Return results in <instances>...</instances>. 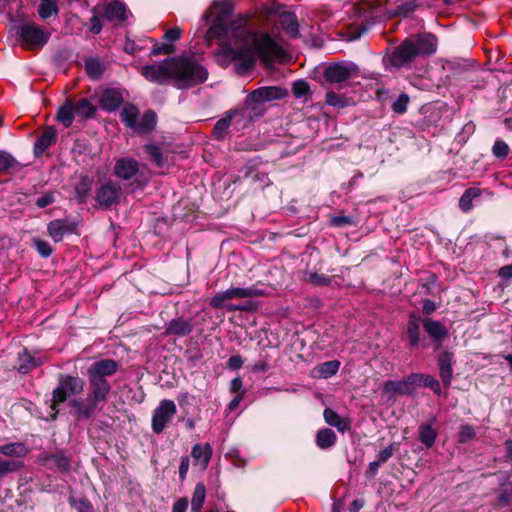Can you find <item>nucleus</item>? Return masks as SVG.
Returning a JSON list of instances; mask_svg holds the SVG:
<instances>
[{"instance_id": "nucleus-1", "label": "nucleus", "mask_w": 512, "mask_h": 512, "mask_svg": "<svg viewBox=\"0 0 512 512\" xmlns=\"http://www.w3.org/2000/svg\"><path fill=\"white\" fill-rule=\"evenodd\" d=\"M230 10L231 5L226 0V37L231 36L242 46L251 49L254 56H257L266 66L285 58V50L269 31L252 26L247 18H240L228 23Z\"/></svg>"}, {"instance_id": "nucleus-2", "label": "nucleus", "mask_w": 512, "mask_h": 512, "mask_svg": "<svg viewBox=\"0 0 512 512\" xmlns=\"http://www.w3.org/2000/svg\"><path fill=\"white\" fill-rule=\"evenodd\" d=\"M141 73L147 80L159 84L173 79L178 87L194 86L207 78V71L193 56L171 58L162 64L144 66Z\"/></svg>"}, {"instance_id": "nucleus-3", "label": "nucleus", "mask_w": 512, "mask_h": 512, "mask_svg": "<svg viewBox=\"0 0 512 512\" xmlns=\"http://www.w3.org/2000/svg\"><path fill=\"white\" fill-rule=\"evenodd\" d=\"M437 46L438 39L434 34L428 32L413 34L386 55L384 61L397 69L408 68L416 58L433 55Z\"/></svg>"}, {"instance_id": "nucleus-4", "label": "nucleus", "mask_w": 512, "mask_h": 512, "mask_svg": "<svg viewBox=\"0 0 512 512\" xmlns=\"http://www.w3.org/2000/svg\"><path fill=\"white\" fill-rule=\"evenodd\" d=\"M421 326H423L425 333L431 339L434 350H439L449 335L447 327L431 317L422 318L415 311L410 312L407 318L405 329L407 348L413 350L421 344Z\"/></svg>"}, {"instance_id": "nucleus-5", "label": "nucleus", "mask_w": 512, "mask_h": 512, "mask_svg": "<svg viewBox=\"0 0 512 512\" xmlns=\"http://www.w3.org/2000/svg\"><path fill=\"white\" fill-rule=\"evenodd\" d=\"M206 31L203 40L207 46L217 45L219 61L224 51V1H214L203 17Z\"/></svg>"}, {"instance_id": "nucleus-6", "label": "nucleus", "mask_w": 512, "mask_h": 512, "mask_svg": "<svg viewBox=\"0 0 512 512\" xmlns=\"http://www.w3.org/2000/svg\"><path fill=\"white\" fill-rule=\"evenodd\" d=\"M89 394L86 400L74 399L71 406L76 409L79 418H89L96 410L97 404L105 402L111 391V385L107 379L88 377Z\"/></svg>"}, {"instance_id": "nucleus-7", "label": "nucleus", "mask_w": 512, "mask_h": 512, "mask_svg": "<svg viewBox=\"0 0 512 512\" xmlns=\"http://www.w3.org/2000/svg\"><path fill=\"white\" fill-rule=\"evenodd\" d=\"M96 113V107L86 98L79 100H66L56 114V120L65 128L72 125L75 119L79 122L93 118Z\"/></svg>"}, {"instance_id": "nucleus-8", "label": "nucleus", "mask_w": 512, "mask_h": 512, "mask_svg": "<svg viewBox=\"0 0 512 512\" xmlns=\"http://www.w3.org/2000/svg\"><path fill=\"white\" fill-rule=\"evenodd\" d=\"M84 385V381L77 376L65 374L59 376L58 385L52 393V403L50 406L53 411L51 414L52 419H55L58 413L57 406L64 403L69 397L82 393Z\"/></svg>"}, {"instance_id": "nucleus-9", "label": "nucleus", "mask_w": 512, "mask_h": 512, "mask_svg": "<svg viewBox=\"0 0 512 512\" xmlns=\"http://www.w3.org/2000/svg\"><path fill=\"white\" fill-rule=\"evenodd\" d=\"M122 122L136 133L150 132L156 123V115L152 111L145 112L139 117V110L132 104H125L120 112Z\"/></svg>"}, {"instance_id": "nucleus-10", "label": "nucleus", "mask_w": 512, "mask_h": 512, "mask_svg": "<svg viewBox=\"0 0 512 512\" xmlns=\"http://www.w3.org/2000/svg\"><path fill=\"white\" fill-rule=\"evenodd\" d=\"M114 175L124 181L133 180L135 186L132 189L144 186L149 180V174L144 168L141 169L137 160L131 157L116 159Z\"/></svg>"}, {"instance_id": "nucleus-11", "label": "nucleus", "mask_w": 512, "mask_h": 512, "mask_svg": "<svg viewBox=\"0 0 512 512\" xmlns=\"http://www.w3.org/2000/svg\"><path fill=\"white\" fill-rule=\"evenodd\" d=\"M359 67L350 61L329 64L323 72L325 82L343 88L345 83L359 76Z\"/></svg>"}, {"instance_id": "nucleus-12", "label": "nucleus", "mask_w": 512, "mask_h": 512, "mask_svg": "<svg viewBox=\"0 0 512 512\" xmlns=\"http://www.w3.org/2000/svg\"><path fill=\"white\" fill-rule=\"evenodd\" d=\"M20 44L24 49L34 50L43 47L50 34L35 23H27L18 28Z\"/></svg>"}, {"instance_id": "nucleus-13", "label": "nucleus", "mask_w": 512, "mask_h": 512, "mask_svg": "<svg viewBox=\"0 0 512 512\" xmlns=\"http://www.w3.org/2000/svg\"><path fill=\"white\" fill-rule=\"evenodd\" d=\"M177 413L174 401L163 399L152 413L151 428L154 433H162Z\"/></svg>"}, {"instance_id": "nucleus-14", "label": "nucleus", "mask_w": 512, "mask_h": 512, "mask_svg": "<svg viewBox=\"0 0 512 512\" xmlns=\"http://www.w3.org/2000/svg\"><path fill=\"white\" fill-rule=\"evenodd\" d=\"M229 58L234 61L235 71L241 75L246 74L256 63V57L251 49L242 46L240 49L234 50L226 40V60Z\"/></svg>"}, {"instance_id": "nucleus-15", "label": "nucleus", "mask_w": 512, "mask_h": 512, "mask_svg": "<svg viewBox=\"0 0 512 512\" xmlns=\"http://www.w3.org/2000/svg\"><path fill=\"white\" fill-rule=\"evenodd\" d=\"M455 363L454 353L449 350H443L437 358L439 376L445 388H449L453 379V365Z\"/></svg>"}, {"instance_id": "nucleus-16", "label": "nucleus", "mask_w": 512, "mask_h": 512, "mask_svg": "<svg viewBox=\"0 0 512 512\" xmlns=\"http://www.w3.org/2000/svg\"><path fill=\"white\" fill-rule=\"evenodd\" d=\"M95 12L103 14L110 22L120 23L127 18L126 7L119 1H112L95 7Z\"/></svg>"}, {"instance_id": "nucleus-17", "label": "nucleus", "mask_w": 512, "mask_h": 512, "mask_svg": "<svg viewBox=\"0 0 512 512\" xmlns=\"http://www.w3.org/2000/svg\"><path fill=\"white\" fill-rule=\"evenodd\" d=\"M121 196V188L119 184L109 181L102 185L96 194V201L100 206L109 207L117 204Z\"/></svg>"}, {"instance_id": "nucleus-18", "label": "nucleus", "mask_w": 512, "mask_h": 512, "mask_svg": "<svg viewBox=\"0 0 512 512\" xmlns=\"http://www.w3.org/2000/svg\"><path fill=\"white\" fill-rule=\"evenodd\" d=\"M288 96V90L276 86L260 87L249 94V99L256 102H269L273 100H282Z\"/></svg>"}, {"instance_id": "nucleus-19", "label": "nucleus", "mask_w": 512, "mask_h": 512, "mask_svg": "<svg viewBox=\"0 0 512 512\" xmlns=\"http://www.w3.org/2000/svg\"><path fill=\"white\" fill-rule=\"evenodd\" d=\"M119 368L118 362L112 359H102L94 362L87 370L88 377H95L98 379H106L117 372Z\"/></svg>"}, {"instance_id": "nucleus-20", "label": "nucleus", "mask_w": 512, "mask_h": 512, "mask_svg": "<svg viewBox=\"0 0 512 512\" xmlns=\"http://www.w3.org/2000/svg\"><path fill=\"white\" fill-rule=\"evenodd\" d=\"M76 224L67 219H55L48 224L47 230L55 242H60L67 233L74 232Z\"/></svg>"}, {"instance_id": "nucleus-21", "label": "nucleus", "mask_w": 512, "mask_h": 512, "mask_svg": "<svg viewBox=\"0 0 512 512\" xmlns=\"http://www.w3.org/2000/svg\"><path fill=\"white\" fill-rule=\"evenodd\" d=\"M278 23L288 37L292 39L299 37V22L294 12H280L278 15Z\"/></svg>"}, {"instance_id": "nucleus-22", "label": "nucleus", "mask_w": 512, "mask_h": 512, "mask_svg": "<svg viewBox=\"0 0 512 512\" xmlns=\"http://www.w3.org/2000/svg\"><path fill=\"white\" fill-rule=\"evenodd\" d=\"M408 377L400 381L387 380L383 383L382 391L388 399H393L395 395H412Z\"/></svg>"}, {"instance_id": "nucleus-23", "label": "nucleus", "mask_w": 512, "mask_h": 512, "mask_svg": "<svg viewBox=\"0 0 512 512\" xmlns=\"http://www.w3.org/2000/svg\"><path fill=\"white\" fill-rule=\"evenodd\" d=\"M122 102L121 92L113 88L105 89L100 95V107L106 111L116 110Z\"/></svg>"}, {"instance_id": "nucleus-24", "label": "nucleus", "mask_w": 512, "mask_h": 512, "mask_svg": "<svg viewBox=\"0 0 512 512\" xmlns=\"http://www.w3.org/2000/svg\"><path fill=\"white\" fill-rule=\"evenodd\" d=\"M436 417H432L429 421L422 423L418 428L419 441L426 447L431 448L437 439L438 433L433 428Z\"/></svg>"}, {"instance_id": "nucleus-25", "label": "nucleus", "mask_w": 512, "mask_h": 512, "mask_svg": "<svg viewBox=\"0 0 512 512\" xmlns=\"http://www.w3.org/2000/svg\"><path fill=\"white\" fill-rule=\"evenodd\" d=\"M212 449L209 444H196L193 446L191 456L194 465L198 466L201 470L206 469L211 459Z\"/></svg>"}, {"instance_id": "nucleus-26", "label": "nucleus", "mask_w": 512, "mask_h": 512, "mask_svg": "<svg viewBox=\"0 0 512 512\" xmlns=\"http://www.w3.org/2000/svg\"><path fill=\"white\" fill-rule=\"evenodd\" d=\"M324 419L327 424L335 427L339 432L344 433L351 428V423L348 418H342L337 412L331 408H326L323 412Z\"/></svg>"}, {"instance_id": "nucleus-27", "label": "nucleus", "mask_w": 512, "mask_h": 512, "mask_svg": "<svg viewBox=\"0 0 512 512\" xmlns=\"http://www.w3.org/2000/svg\"><path fill=\"white\" fill-rule=\"evenodd\" d=\"M57 131L53 126L44 130L40 137L36 140L34 145V152L36 155H41L45 150L56 141Z\"/></svg>"}, {"instance_id": "nucleus-28", "label": "nucleus", "mask_w": 512, "mask_h": 512, "mask_svg": "<svg viewBox=\"0 0 512 512\" xmlns=\"http://www.w3.org/2000/svg\"><path fill=\"white\" fill-rule=\"evenodd\" d=\"M482 192L483 191L478 187H470L466 189L459 199L460 210L464 213L471 211L473 203L480 199Z\"/></svg>"}, {"instance_id": "nucleus-29", "label": "nucleus", "mask_w": 512, "mask_h": 512, "mask_svg": "<svg viewBox=\"0 0 512 512\" xmlns=\"http://www.w3.org/2000/svg\"><path fill=\"white\" fill-rule=\"evenodd\" d=\"M192 330L191 323L183 318L172 320L166 329V335H174L177 337H183L188 335Z\"/></svg>"}, {"instance_id": "nucleus-30", "label": "nucleus", "mask_w": 512, "mask_h": 512, "mask_svg": "<svg viewBox=\"0 0 512 512\" xmlns=\"http://www.w3.org/2000/svg\"><path fill=\"white\" fill-rule=\"evenodd\" d=\"M37 13L41 20L46 21L59 13L58 0H39Z\"/></svg>"}, {"instance_id": "nucleus-31", "label": "nucleus", "mask_w": 512, "mask_h": 512, "mask_svg": "<svg viewBox=\"0 0 512 512\" xmlns=\"http://www.w3.org/2000/svg\"><path fill=\"white\" fill-rule=\"evenodd\" d=\"M265 111L263 102H256L249 99V95L246 98L245 107L241 110V115L250 122L253 116H261Z\"/></svg>"}, {"instance_id": "nucleus-32", "label": "nucleus", "mask_w": 512, "mask_h": 512, "mask_svg": "<svg viewBox=\"0 0 512 512\" xmlns=\"http://www.w3.org/2000/svg\"><path fill=\"white\" fill-rule=\"evenodd\" d=\"M337 436L332 429L323 428L317 432L316 445L320 449H329L335 445Z\"/></svg>"}, {"instance_id": "nucleus-33", "label": "nucleus", "mask_w": 512, "mask_h": 512, "mask_svg": "<svg viewBox=\"0 0 512 512\" xmlns=\"http://www.w3.org/2000/svg\"><path fill=\"white\" fill-rule=\"evenodd\" d=\"M145 152L150 156L152 161L160 168L167 166L168 154L162 151V149L154 144H148L145 146Z\"/></svg>"}, {"instance_id": "nucleus-34", "label": "nucleus", "mask_w": 512, "mask_h": 512, "mask_svg": "<svg viewBox=\"0 0 512 512\" xmlns=\"http://www.w3.org/2000/svg\"><path fill=\"white\" fill-rule=\"evenodd\" d=\"M340 368V362L338 360H330L323 362L315 367V371L319 378H330L335 375Z\"/></svg>"}, {"instance_id": "nucleus-35", "label": "nucleus", "mask_w": 512, "mask_h": 512, "mask_svg": "<svg viewBox=\"0 0 512 512\" xmlns=\"http://www.w3.org/2000/svg\"><path fill=\"white\" fill-rule=\"evenodd\" d=\"M0 453L15 458H22L28 453V449L23 443H9L5 445H0Z\"/></svg>"}, {"instance_id": "nucleus-36", "label": "nucleus", "mask_w": 512, "mask_h": 512, "mask_svg": "<svg viewBox=\"0 0 512 512\" xmlns=\"http://www.w3.org/2000/svg\"><path fill=\"white\" fill-rule=\"evenodd\" d=\"M231 393L235 394L234 398L228 404L229 410H235L245 394V390L242 389V380L239 377L234 378L230 385Z\"/></svg>"}, {"instance_id": "nucleus-37", "label": "nucleus", "mask_w": 512, "mask_h": 512, "mask_svg": "<svg viewBox=\"0 0 512 512\" xmlns=\"http://www.w3.org/2000/svg\"><path fill=\"white\" fill-rule=\"evenodd\" d=\"M206 498V489L202 483H198L195 486L192 500H191V511L192 512H201L202 506L204 504Z\"/></svg>"}, {"instance_id": "nucleus-38", "label": "nucleus", "mask_w": 512, "mask_h": 512, "mask_svg": "<svg viewBox=\"0 0 512 512\" xmlns=\"http://www.w3.org/2000/svg\"><path fill=\"white\" fill-rule=\"evenodd\" d=\"M262 295V291L255 288H233L226 290V299L245 298Z\"/></svg>"}, {"instance_id": "nucleus-39", "label": "nucleus", "mask_w": 512, "mask_h": 512, "mask_svg": "<svg viewBox=\"0 0 512 512\" xmlns=\"http://www.w3.org/2000/svg\"><path fill=\"white\" fill-rule=\"evenodd\" d=\"M19 371L21 373H27L36 366L40 365V362L33 358L26 350L19 355Z\"/></svg>"}, {"instance_id": "nucleus-40", "label": "nucleus", "mask_w": 512, "mask_h": 512, "mask_svg": "<svg viewBox=\"0 0 512 512\" xmlns=\"http://www.w3.org/2000/svg\"><path fill=\"white\" fill-rule=\"evenodd\" d=\"M500 485L501 488L498 490V496L496 498L494 506L502 508L509 505L510 500L512 499V490L503 488L506 485V481L502 482Z\"/></svg>"}, {"instance_id": "nucleus-41", "label": "nucleus", "mask_w": 512, "mask_h": 512, "mask_svg": "<svg viewBox=\"0 0 512 512\" xmlns=\"http://www.w3.org/2000/svg\"><path fill=\"white\" fill-rule=\"evenodd\" d=\"M23 463L20 460H4L0 458V480L10 472L19 470Z\"/></svg>"}, {"instance_id": "nucleus-42", "label": "nucleus", "mask_w": 512, "mask_h": 512, "mask_svg": "<svg viewBox=\"0 0 512 512\" xmlns=\"http://www.w3.org/2000/svg\"><path fill=\"white\" fill-rule=\"evenodd\" d=\"M304 280L306 282L311 283L314 286H329L331 284V278L324 275V274H318L316 272H309L306 274Z\"/></svg>"}, {"instance_id": "nucleus-43", "label": "nucleus", "mask_w": 512, "mask_h": 512, "mask_svg": "<svg viewBox=\"0 0 512 512\" xmlns=\"http://www.w3.org/2000/svg\"><path fill=\"white\" fill-rule=\"evenodd\" d=\"M325 102L327 105L337 108H343L347 106V98L343 95L338 94L334 91H329L325 95Z\"/></svg>"}, {"instance_id": "nucleus-44", "label": "nucleus", "mask_w": 512, "mask_h": 512, "mask_svg": "<svg viewBox=\"0 0 512 512\" xmlns=\"http://www.w3.org/2000/svg\"><path fill=\"white\" fill-rule=\"evenodd\" d=\"M292 93L296 98H307L311 95L310 86L305 80H297L292 85Z\"/></svg>"}, {"instance_id": "nucleus-45", "label": "nucleus", "mask_w": 512, "mask_h": 512, "mask_svg": "<svg viewBox=\"0 0 512 512\" xmlns=\"http://www.w3.org/2000/svg\"><path fill=\"white\" fill-rule=\"evenodd\" d=\"M476 432L472 425L463 424L459 428V432L457 434L458 442L461 444H465L475 438Z\"/></svg>"}, {"instance_id": "nucleus-46", "label": "nucleus", "mask_w": 512, "mask_h": 512, "mask_svg": "<svg viewBox=\"0 0 512 512\" xmlns=\"http://www.w3.org/2000/svg\"><path fill=\"white\" fill-rule=\"evenodd\" d=\"M69 503L77 512H94L92 504L85 498L70 496Z\"/></svg>"}, {"instance_id": "nucleus-47", "label": "nucleus", "mask_w": 512, "mask_h": 512, "mask_svg": "<svg viewBox=\"0 0 512 512\" xmlns=\"http://www.w3.org/2000/svg\"><path fill=\"white\" fill-rule=\"evenodd\" d=\"M410 98L406 93H401L392 103V111L397 114H404L407 111Z\"/></svg>"}, {"instance_id": "nucleus-48", "label": "nucleus", "mask_w": 512, "mask_h": 512, "mask_svg": "<svg viewBox=\"0 0 512 512\" xmlns=\"http://www.w3.org/2000/svg\"><path fill=\"white\" fill-rule=\"evenodd\" d=\"M509 152H510V148L505 141H503L501 139H497L494 142V145L492 147V153L496 158L503 160V159L507 158Z\"/></svg>"}, {"instance_id": "nucleus-49", "label": "nucleus", "mask_w": 512, "mask_h": 512, "mask_svg": "<svg viewBox=\"0 0 512 512\" xmlns=\"http://www.w3.org/2000/svg\"><path fill=\"white\" fill-rule=\"evenodd\" d=\"M85 69L92 78H98L103 72L102 64L96 59H88L85 62Z\"/></svg>"}, {"instance_id": "nucleus-50", "label": "nucleus", "mask_w": 512, "mask_h": 512, "mask_svg": "<svg viewBox=\"0 0 512 512\" xmlns=\"http://www.w3.org/2000/svg\"><path fill=\"white\" fill-rule=\"evenodd\" d=\"M330 224L334 227L342 228L348 226H355L356 221L352 216L336 215L331 217Z\"/></svg>"}, {"instance_id": "nucleus-51", "label": "nucleus", "mask_w": 512, "mask_h": 512, "mask_svg": "<svg viewBox=\"0 0 512 512\" xmlns=\"http://www.w3.org/2000/svg\"><path fill=\"white\" fill-rule=\"evenodd\" d=\"M428 374L424 373H410L407 375L409 380V385L411 392H414L415 387H425L426 386V379Z\"/></svg>"}, {"instance_id": "nucleus-52", "label": "nucleus", "mask_w": 512, "mask_h": 512, "mask_svg": "<svg viewBox=\"0 0 512 512\" xmlns=\"http://www.w3.org/2000/svg\"><path fill=\"white\" fill-rule=\"evenodd\" d=\"M417 6L415 1H406L396 7V15L406 18L416 10Z\"/></svg>"}, {"instance_id": "nucleus-53", "label": "nucleus", "mask_w": 512, "mask_h": 512, "mask_svg": "<svg viewBox=\"0 0 512 512\" xmlns=\"http://www.w3.org/2000/svg\"><path fill=\"white\" fill-rule=\"evenodd\" d=\"M16 165V160L10 154L0 151V172L8 171Z\"/></svg>"}, {"instance_id": "nucleus-54", "label": "nucleus", "mask_w": 512, "mask_h": 512, "mask_svg": "<svg viewBox=\"0 0 512 512\" xmlns=\"http://www.w3.org/2000/svg\"><path fill=\"white\" fill-rule=\"evenodd\" d=\"M33 246L36 248L37 252L44 258L49 257L53 252V249L50 246V244L40 239H34Z\"/></svg>"}, {"instance_id": "nucleus-55", "label": "nucleus", "mask_w": 512, "mask_h": 512, "mask_svg": "<svg viewBox=\"0 0 512 512\" xmlns=\"http://www.w3.org/2000/svg\"><path fill=\"white\" fill-rule=\"evenodd\" d=\"M245 177L251 178L252 181H254V182L260 181L261 182V186H265L269 182V178H268L267 173L259 172V171L254 170V169L246 171Z\"/></svg>"}, {"instance_id": "nucleus-56", "label": "nucleus", "mask_w": 512, "mask_h": 512, "mask_svg": "<svg viewBox=\"0 0 512 512\" xmlns=\"http://www.w3.org/2000/svg\"><path fill=\"white\" fill-rule=\"evenodd\" d=\"M226 459H230L233 466L237 468H244L246 465V460L239 455V451L236 449L230 450L226 453Z\"/></svg>"}, {"instance_id": "nucleus-57", "label": "nucleus", "mask_w": 512, "mask_h": 512, "mask_svg": "<svg viewBox=\"0 0 512 512\" xmlns=\"http://www.w3.org/2000/svg\"><path fill=\"white\" fill-rule=\"evenodd\" d=\"M425 387H428L429 389H431L433 391V393L437 396L442 395V388H441L440 382L435 377H433L431 375H427Z\"/></svg>"}, {"instance_id": "nucleus-58", "label": "nucleus", "mask_w": 512, "mask_h": 512, "mask_svg": "<svg viewBox=\"0 0 512 512\" xmlns=\"http://www.w3.org/2000/svg\"><path fill=\"white\" fill-rule=\"evenodd\" d=\"M100 18H103V14H100V13H96L95 12V8L93 9V17L91 18L90 20V23H91V26H90V31L93 33V34H98L100 33L101 29H102V25H101V20Z\"/></svg>"}, {"instance_id": "nucleus-59", "label": "nucleus", "mask_w": 512, "mask_h": 512, "mask_svg": "<svg viewBox=\"0 0 512 512\" xmlns=\"http://www.w3.org/2000/svg\"><path fill=\"white\" fill-rule=\"evenodd\" d=\"M55 465L61 471H67L70 467L69 459L62 454H55L52 457Z\"/></svg>"}, {"instance_id": "nucleus-60", "label": "nucleus", "mask_w": 512, "mask_h": 512, "mask_svg": "<svg viewBox=\"0 0 512 512\" xmlns=\"http://www.w3.org/2000/svg\"><path fill=\"white\" fill-rule=\"evenodd\" d=\"M393 446H394V444L392 443L388 447L381 450L377 455L376 461H378L381 464L386 463L393 456V453H394Z\"/></svg>"}, {"instance_id": "nucleus-61", "label": "nucleus", "mask_w": 512, "mask_h": 512, "mask_svg": "<svg viewBox=\"0 0 512 512\" xmlns=\"http://www.w3.org/2000/svg\"><path fill=\"white\" fill-rule=\"evenodd\" d=\"M437 309V305L433 300L424 299L422 305V313L426 316L433 314Z\"/></svg>"}, {"instance_id": "nucleus-62", "label": "nucleus", "mask_w": 512, "mask_h": 512, "mask_svg": "<svg viewBox=\"0 0 512 512\" xmlns=\"http://www.w3.org/2000/svg\"><path fill=\"white\" fill-rule=\"evenodd\" d=\"M182 35V30L179 27H173L165 32V38L168 41L178 40Z\"/></svg>"}, {"instance_id": "nucleus-63", "label": "nucleus", "mask_w": 512, "mask_h": 512, "mask_svg": "<svg viewBox=\"0 0 512 512\" xmlns=\"http://www.w3.org/2000/svg\"><path fill=\"white\" fill-rule=\"evenodd\" d=\"M188 508V499L186 497L178 499L174 505L172 512H186Z\"/></svg>"}, {"instance_id": "nucleus-64", "label": "nucleus", "mask_w": 512, "mask_h": 512, "mask_svg": "<svg viewBox=\"0 0 512 512\" xmlns=\"http://www.w3.org/2000/svg\"><path fill=\"white\" fill-rule=\"evenodd\" d=\"M498 276L502 279L512 278V264L501 267L498 270Z\"/></svg>"}]
</instances>
